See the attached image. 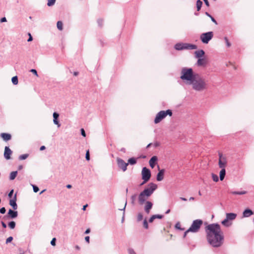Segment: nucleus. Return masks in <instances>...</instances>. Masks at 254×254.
Masks as SVG:
<instances>
[{
  "label": "nucleus",
  "instance_id": "1",
  "mask_svg": "<svg viewBox=\"0 0 254 254\" xmlns=\"http://www.w3.org/2000/svg\"><path fill=\"white\" fill-rule=\"evenodd\" d=\"M208 242L213 247H219L223 244L224 236L219 224L213 223L205 227Z\"/></svg>",
  "mask_w": 254,
  "mask_h": 254
},
{
  "label": "nucleus",
  "instance_id": "2",
  "mask_svg": "<svg viewBox=\"0 0 254 254\" xmlns=\"http://www.w3.org/2000/svg\"><path fill=\"white\" fill-rule=\"evenodd\" d=\"M190 84L191 85L194 90L198 92L207 89L208 86L207 80L198 73L196 74L195 77Z\"/></svg>",
  "mask_w": 254,
  "mask_h": 254
},
{
  "label": "nucleus",
  "instance_id": "3",
  "mask_svg": "<svg viewBox=\"0 0 254 254\" xmlns=\"http://www.w3.org/2000/svg\"><path fill=\"white\" fill-rule=\"evenodd\" d=\"M157 186L153 183H150L148 185V187L142 191L138 196V203L140 205L143 204L148 199L157 189Z\"/></svg>",
  "mask_w": 254,
  "mask_h": 254
},
{
  "label": "nucleus",
  "instance_id": "4",
  "mask_svg": "<svg viewBox=\"0 0 254 254\" xmlns=\"http://www.w3.org/2000/svg\"><path fill=\"white\" fill-rule=\"evenodd\" d=\"M196 74L191 68L184 67L182 69L180 78L184 81H187V83L190 84L195 77Z\"/></svg>",
  "mask_w": 254,
  "mask_h": 254
},
{
  "label": "nucleus",
  "instance_id": "5",
  "mask_svg": "<svg viewBox=\"0 0 254 254\" xmlns=\"http://www.w3.org/2000/svg\"><path fill=\"white\" fill-rule=\"evenodd\" d=\"M202 223H203V221H202V220H201L200 219H196V220H194L192 222V223L191 224V225L190 227L189 228V229L185 232L184 237H186L187 235V234L190 232H192V233L197 232L199 231V230L200 228V226H201Z\"/></svg>",
  "mask_w": 254,
  "mask_h": 254
},
{
  "label": "nucleus",
  "instance_id": "6",
  "mask_svg": "<svg viewBox=\"0 0 254 254\" xmlns=\"http://www.w3.org/2000/svg\"><path fill=\"white\" fill-rule=\"evenodd\" d=\"M175 49L176 50L180 51L183 50H194L196 49L197 47L196 45L194 44H191L189 43H177L175 46Z\"/></svg>",
  "mask_w": 254,
  "mask_h": 254
},
{
  "label": "nucleus",
  "instance_id": "7",
  "mask_svg": "<svg viewBox=\"0 0 254 254\" xmlns=\"http://www.w3.org/2000/svg\"><path fill=\"white\" fill-rule=\"evenodd\" d=\"M169 115L171 116L172 115V112L171 110H167L166 111H161L158 112L154 119V123L158 124L160 123L163 119L166 118V117Z\"/></svg>",
  "mask_w": 254,
  "mask_h": 254
},
{
  "label": "nucleus",
  "instance_id": "8",
  "mask_svg": "<svg viewBox=\"0 0 254 254\" xmlns=\"http://www.w3.org/2000/svg\"><path fill=\"white\" fill-rule=\"evenodd\" d=\"M213 32L212 31L202 33L200 36V39L203 44H207L212 39Z\"/></svg>",
  "mask_w": 254,
  "mask_h": 254
},
{
  "label": "nucleus",
  "instance_id": "9",
  "mask_svg": "<svg viewBox=\"0 0 254 254\" xmlns=\"http://www.w3.org/2000/svg\"><path fill=\"white\" fill-rule=\"evenodd\" d=\"M142 179L143 180V182L140 184L142 186L148 182L151 177V172L149 169L146 167H143L142 170Z\"/></svg>",
  "mask_w": 254,
  "mask_h": 254
},
{
  "label": "nucleus",
  "instance_id": "10",
  "mask_svg": "<svg viewBox=\"0 0 254 254\" xmlns=\"http://www.w3.org/2000/svg\"><path fill=\"white\" fill-rule=\"evenodd\" d=\"M219 167L221 169L225 168L226 164H227V160L225 157L223 156L222 153H219Z\"/></svg>",
  "mask_w": 254,
  "mask_h": 254
},
{
  "label": "nucleus",
  "instance_id": "11",
  "mask_svg": "<svg viewBox=\"0 0 254 254\" xmlns=\"http://www.w3.org/2000/svg\"><path fill=\"white\" fill-rule=\"evenodd\" d=\"M117 161L118 167L124 172L126 171L127 169L128 163H126L122 159L119 158L117 159Z\"/></svg>",
  "mask_w": 254,
  "mask_h": 254
},
{
  "label": "nucleus",
  "instance_id": "12",
  "mask_svg": "<svg viewBox=\"0 0 254 254\" xmlns=\"http://www.w3.org/2000/svg\"><path fill=\"white\" fill-rule=\"evenodd\" d=\"M18 216V212L16 211L13 210L11 209H9L7 215H5L3 217L2 219L4 220H6L8 218H10L11 219H14L17 217Z\"/></svg>",
  "mask_w": 254,
  "mask_h": 254
},
{
  "label": "nucleus",
  "instance_id": "13",
  "mask_svg": "<svg viewBox=\"0 0 254 254\" xmlns=\"http://www.w3.org/2000/svg\"><path fill=\"white\" fill-rule=\"evenodd\" d=\"M12 154V150L9 148L8 146L4 147V151L3 153L4 158L6 160H9L11 159V155Z\"/></svg>",
  "mask_w": 254,
  "mask_h": 254
},
{
  "label": "nucleus",
  "instance_id": "14",
  "mask_svg": "<svg viewBox=\"0 0 254 254\" xmlns=\"http://www.w3.org/2000/svg\"><path fill=\"white\" fill-rule=\"evenodd\" d=\"M145 204L144 210L147 214H149L151 209L152 208L153 203L151 201H146Z\"/></svg>",
  "mask_w": 254,
  "mask_h": 254
},
{
  "label": "nucleus",
  "instance_id": "15",
  "mask_svg": "<svg viewBox=\"0 0 254 254\" xmlns=\"http://www.w3.org/2000/svg\"><path fill=\"white\" fill-rule=\"evenodd\" d=\"M16 194H15L12 199H10L9 204L14 210L17 209V205L16 204Z\"/></svg>",
  "mask_w": 254,
  "mask_h": 254
},
{
  "label": "nucleus",
  "instance_id": "16",
  "mask_svg": "<svg viewBox=\"0 0 254 254\" xmlns=\"http://www.w3.org/2000/svg\"><path fill=\"white\" fill-rule=\"evenodd\" d=\"M158 168L159 170V172L157 175L156 179L158 181H161L163 179V176L165 171L164 169L160 170L159 166H158Z\"/></svg>",
  "mask_w": 254,
  "mask_h": 254
},
{
  "label": "nucleus",
  "instance_id": "17",
  "mask_svg": "<svg viewBox=\"0 0 254 254\" xmlns=\"http://www.w3.org/2000/svg\"><path fill=\"white\" fill-rule=\"evenodd\" d=\"M254 214L253 211L250 209L247 208L245 209L243 213L244 217H249Z\"/></svg>",
  "mask_w": 254,
  "mask_h": 254
},
{
  "label": "nucleus",
  "instance_id": "18",
  "mask_svg": "<svg viewBox=\"0 0 254 254\" xmlns=\"http://www.w3.org/2000/svg\"><path fill=\"white\" fill-rule=\"evenodd\" d=\"M0 136L6 141L10 140L11 138V134L8 133H1Z\"/></svg>",
  "mask_w": 254,
  "mask_h": 254
},
{
  "label": "nucleus",
  "instance_id": "19",
  "mask_svg": "<svg viewBox=\"0 0 254 254\" xmlns=\"http://www.w3.org/2000/svg\"><path fill=\"white\" fill-rule=\"evenodd\" d=\"M195 56L196 58L200 59L201 57H203L204 54L205 52L203 50H199L198 51H196L194 52Z\"/></svg>",
  "mask_w": 254,
  "mask_h": 254
},
{
  "label": "nucleus",
  "instance_id": "20",
  "mask_svg": "<svg viewBox=\"0 0 254 254\" xmlns=\"http://www.w3.org/2000/svg\"><path fill=\"white\" fill-rule=\"evenodd\" d=\"M157 161V157L156 156H154L151 158L150 159L149 163L150 166L153 168L155 166V164L156 162Z\"/></svg>",
  "mask_w": 254,
  "mask_h": 254
},
{
  "label": "nucleus",
  "instance_id": "21",
  "mask_svg": "<svg viewBox=\"0 0 254 254\" xmlns=\"http://www.w3.org/2000/svg\"><path fill=\"white\" fill-rule=\"evenodd\" d=\"M237 217V214L234 213H226V218L229 220H233Z\"/></svg>",
  "mask_w": 254,
  "mask_h": 254
},
{
  "label": "nucleus",
  "instance_id": "22",
  "mask_svg": "<svg viewBox=\"0 0 254 254\" xmlns=\"http://www.w3.org/2000/svg\"><path fill=\"white\" fill-rule=\"evenodd\" d=\"M225 175H226L225 169V168L221 169V170L220 172V174H219L220 180L221 181H223L224 180Z\"/></svg>",
  "mask_w": 254,
  "mask_h": 254
},
{
  "label": "nucleus",
  "instance_id": "23",
  "mask_svg": "<svg viewBox=\"0 0 254 254\" xmlns=\"http://www.w3.org/2000/svg\"><path fill=\"white\" fill-rule=\"evenodd\" d=\"M206 64V62L205 61V60L204 59H198L197 62V64L198 66H202L205 65Z\"/></svg>",
  "mask_w": 254,
  "mask_h": 254
},
{
  "label": "nucleus",
  "instance_id": "24",
  "mask_svg": "<svg viewBox=\"0 0 254 254\" xmlns=\"http://www.w3.org/2000/svg\"><path fill=\"white\" fill-rule=\"evenodd\" d=\"M17 175V171H13L10 173L9 176V179L10 180H13Z\"/></svg>",
  "mask_w": 254,
  "mask_h": 254
},
{
  "label": "nucleus",
  "instance_id": "25",
  "mask_svg": "<svg viewBox=\"0 0 254 254\" xmlns=\"http://www.w3.org/2000/svg\"><path fill=\"white\" fill-rule=\"evenodd\" d=\"M202 5V2L200 0H197L196 5L197 8V11H199Z\"/></svg>",
  "mask_w": 254,
  "mask_h": 254
},
{
  "label": "nucleus",
  "instance_id": "26",
  "mask_svg": "<svg viewBox=\"0 0 254 254\" xmlns=\"http://www.w3.org/2000/svg\"><path fill=\"white\" fill-rule=\"evenodd\" d=\"M231 193L233 194H238V195H243L247 193L246 191L243 190V191H231Z\"/></svg>",
  "mask_w": 254,
  "mask_h": 254
},
{
  "label": "nucleus",
  "instance_id": "27",
  "mask_svg": "<svg viewBox=\"0 0 254 254\" xmlns=\"http://www.w3.org/2000/svg\"><path fill=\"white\" fill-rule=\"evenodd\" d=\"M128 164L134 165L136 163V159L135 158L132 157L128 160Z\"/></svg>",
  "mask_w": 254,
  "mask_h": 254
},
{
  "label": "nucleus",
  "instance_id": "28",
  "mask_svg": "<svg viewBox=\"0 0 254 254\" xmlns=\"http://www.w3.org/2000/svg\"><path fill=\"white\" fill-rule=\"evenodd\" d=\"M205 14L207 16H208L209 17H210V18L211 19V21L214 23L215 24H217V22L216 21V20L214 19V18L213 17H212L208 12H205Z\"/></svg>",
  "mask_w": 254,
  "mask_h": 254
},
{
  "label": "nucleus",
  "instance_id": "29",
  "mask_svg": "<svg viewBox=\"0 0 254 254\" xmlns=\"http://www.w3.org/2000/svg\"><path fill=\"white\" fill-rule=\"evenodd\" d=\"M11 81L14 85H17L18 83V77L15 76L12 77Z\"/></svg>",
  "mask_w": 254,
  "mask_h": 254
},
{
  "label": "nucleus",
  "instance_id": "30",
  "mask_svg": "<svg viewBox=\"0 0 254 254\" xmlns=\"http://www.w3.org/2000/svg\"><path fill=\"white\" fill-rule=\"evenodd\" d=\"M63 24L61 21H58L57 23V26L59 30H63Z\"/></svg>",
  "mask_w": 254,
  "mask_h": 254
},
{
  "label": "nucleus",
  "instance_id": "31",
  "mask_svg": "<svg viewBox=\"0 0 254 254\" xmlns=\"http://www.w3.org/2000/svg\"><path fill=\"white\" fill-rule=\"evenodd\" d=\"M28 156H29L28 154H24L20 155L18 157V159L20 160H25V159H27Z\"/></svg>",
  "mask_w": 254,
  "mask_h": 254
},
{
  "label": "nucleus",
  "instance_id": "32",
  "mask_svg": "<svg viewBox=\"0 0 254 254\" xmlns=\"http://www.w3.org/2000/svg\"><path fill=\"white\" fill-rule=\"evenodd\" d=\"M15 222L13 221L9 222L8 224L9 227L11 229H13L15 227Z\"/></svg>",
  "mask_w": 254,
  "mask_h": 254
},
{
  "label": "nucleus",
  "instance_id": "33",
  "mask_svg": "<svg viewBox=\"0 0 254 254\" xmlns=\"http://www.w3.org/2000/svg\"><path fill=\"white\" fill-rule=\"evenodd\" d=\"M229 220L226 218L224 220H223L221 223L225 226L228 227L230 225V224H229Z\"/></svg>",
  "mask_w": 254,
  "mask_h": 254
},
{
  "label": "nucleus",
  "instance_id": "34",
  "mask_svg": "<svg viewBox=\"0 0 254 254\" xmlns=\"http://www.w3.org/2000/svg\"><path fill=\"white\" fill-rule=\"evenodd\" d=\"M211 175L213 181L217 182L219 181V178L217 175L212 173Z\"/></svg>",
  "mask_w": 254,
  "mask_h": 254
},
{
  "label": "nucleus",
  "instance_id": "35",
  "mask_svg": "<svg viewBox=\"0 0 254 254\" xmlns=\"http://www.w3.org/2000/svg\"><path fill=\"white\" fill-rule=\"evenodd\" d=\"M56 0H48L47 5L49 6H53L55 4Z\"/></svg>",
  "mask_w": 254,
  "mask_h": 254
},
{
  "label": "nucleus",
  "instance_id": "36",
  "mask_svg": "<svg viewBox=\"0 0 254 254\" xmlns=\"http://www.w3.org/2000/svg\"><path fill=\"white\" fill-rule=\"evenodd\" d=\"M136 197H137V194H134L132 195H131V203L132 204H134V202H135V199L136 198Z\"/></svg>",
  "mask_w": 254,
  "mask_h": 254
},
{
  "label": "nucleus",
  "instance_id": "37",
  "mask_svg": "<svg viewBox=\"0 0 254 254\" xmlns=\"http://www.w3.org/2000/svg\"><path fill=\"white\" fill-rule=\"evenodd\" d=\"M224 40L225 41V43H226V44L227 46V47H230L231 45V43L229 42V40H228V39L227 38V37H224Z\"/></svg>",
  "mask_w": 254,
  "mask_h": 254
},
{
  "label": "nucleus",
  "instance_id": "38",
  "mask_svg": "<svg viewBox=\"0 0 254 254\" xmlns=\"http://www.w3.org/2000/svg\"><path fill=\"white\" fill-rule=\"evenodd\" d=\"M32 186L34 192H37L39 190V188L37 186L34 185H32Z\"/></svg>",
  "mask_w": 254,
  "mask_h": 254
},
{
  "label": "nucleus",
  "instance_id": "39",
  "mask_svg": "<svg viewBox=\"0 0 254 254\" xmlns=\"http://www.w3.org/2000/svg\"><path fill=\"white\" fill-rule=\"evenodd\" d=\"M137 219L138 221L142 220L143 219V215L140 213H138L137 215Z\"/></svg>",
  "mask_w": 254,
  "mask_h": 254
},
{
  "label": "nucleus",
  "instance_id": "40",
  "mask_svg": "<svg viewBox=\"0 0 254 254\" xmlns=\"http://www.w3.org/2000/svg\"><path fill=\"white\" fill-rule=\"evenodd\" d=\"M53 122L55 125H57L58 127H60L61 126V124L58 121V119H54Z\"/></svg>",
  "mask_w": 254,
  "mask_h": 254
},
{
  "label": "nucleus",
  "instance_id": "41",
  "mask_svg": "<svg viewBox=\"0 0 254 254\" xmlns=\"http://www.w3.org/2000/svg\"><path fill=\"white\" fill-rule=\"evenodd\" d=\"M153 217H155V219L158 218V219H162L163 218L164 216L163 215L160 214H155L153 215Z\"/></svg>",
  "mask_w": 254,
  "mask_h": 254
},
{
  "label": "nucleus",
  "instance_id": "42",
  "mask_svg": "<svg viewBox=\"0 0 254 254\" xmlns=\"http://www.w3.org/2000/svg\"><path fill=\"white\" fill-rule=\"evenodd\" d=\"M85 158L87 161L90 160V154L89 150H87L86 152Z\"/></svg>",
  "mask_w": 254,
  "mask_h": 254
},
{
  "label": "nucleus",
  "instance_id": "43",
  "mask_svg": "<svg viewBox=\"0 0 254 254\" xmlns=\"http://www.w3.org/2000/svg\"><path fill=\"white\" fill-rule=\"evenodd\" d=\"M175 228L177 229H179L181 230H184V229L181 228V225L179 222H178L175 225Z\"/></svg>",
  "mask_w": 254,
  "mask_h": 254
},
{
  "label": "nucleus",
  "instance_id": "44",
  "mask_svg": "<svg viewBox=\"0 0 254 254\" xmlns=\"http://www.w3.org/2000/svg\"><path fill=\"white\" fill-rule=\"evenodd\" d=\"M143 226L145 229H148V223L146 219L143 221Z\"/></svg>",
  "mask_w": 254,
  "mask_h": 254
},
{
  "label": "nucleus",
  "instance_id": "45",
  "mask_svg": "<svg viewBox=\"0 0 254 254\" xmlns=\"http://www.w3.org/2000/svg\"><path fill=\"white\" fill-rule=\"evenodd\" d=\"M56 239L55 238H53L52 241H51V245L53 246H55L56 245Z\"/></svg>",
  "mask_w": 254,
  "mask_h": 254
},
{
  "label": "nucleus",
  "instance_id": "46",
  "mask_svg": "<svg viewBox=\"0 0 254 254\" xmlns=\"http://www.w3.org/2000/svg\"><path fill=\"white\" fill-rule=\"evenodd\" d=\"M13 240V237L11 236L9 237L6 240V244H8V243L11 242Z\"/></svg>",
  "mask_w": 254,
  "mask_h": 254
},
{
  "label": "nucleus",
  "instance_id": "47",
  "mask_svg": "<svg viewBox=\"0 0 254 254\" xmlns=\"http://www.w3.org/2000/svg\"><path fill=\"white\" fill-rule=\"evenodd\" d=\"M5 212H6V209H5V207H2L1 208H0V213L1 214H3L5 213Z\"/></svg>",
  "mask_w": 254,
  "mask_h": 254
},
{
  "label": "nucleus",
  "instance_id": "48",
  "mask_svg": "<svg viewBox=\"0 0 254 254\" xmlns=\"http://www.w3.org/2000/svg\"><path fill=\"white\" fill-rule=\"evenodd\" d=\"M30 72L33 73L34 74H35L37 76H38V73H37V70L36 69H31L30 70Z\"/></svg>",
  "mask_w": 254,
  "mask_h": 254
},
{
  "label": "nucleus",
  "instance_id": "49",
  "mask_svg": "<svg viewBox=\"0 0 254 254\" xmlns=\"http://www.w3.org/2000/svg\"><path fill=\"white\" fill-rule=\"evenodd\" d=\"M59 117V114L57 112H54L53 113V118L54 119H58Z\"/></svg>",
  "mask_w": 254,
  "mask_h": 254
},
{
  "label": "nucleus",
  "instance_id": "50",
  "mask_svg": "<svg viewBox=\"0 0 254 254\" xmlns=\"http://www.w3.org/2000/svg\"><path fill=\"white\" fill-rule=\"evenodd\" d=\"M128 252L129 254H136L135 252L132 249H129L128 250Z\"/></svg>",
  "mask_w": 254,
  "mask_h": 254
},
{
  "label": "nucleus",
  "instance_id": "51",
  "mask_svg": "<svg viewBox=\"0 0 254 254\" xmlns=\"http://www.w3.org/2000/svg\"><path fill=\"white\" fill-rule=\"evenodd\" d=\"M80 130H81V135L85 137L86 136V133H85V131L84 129L83 128H81Z\"/></svg>",
  "mask_w": 254,
  "mask_h": 254
},
{
  "label": "nucleus",
  "instance_id": "52",
  "mask_svg": "<svg viewBox=\"0 0 254 254\" xmlns=\"http://www.w3.org/2000/svg\"><path fill=\"white\" fill-rule=\"evenodd\" d=\"M97 22H98L99 26H102V24H103V20L101 19H99L98 20Z\"/></svg>",
  "mask_w": 254,
  "mask_h": 254
},
{
  "label": "nucleus",
  "instance_id": "53",
  "mask_svg": "<svg viewBox=\"0 0 254 254\" xmlns=\"http://www.w3.org/2000/svg\"><path fill=\"white\" fill-rule=\"evenodd\" d=\"M155 219V217H153L152 215L149 219L148 221L149 223H152L153 220Z\"/></svg>",
  "mask_w": 254,
  "mask_h": 254
},
{
  "label": "nucleus",
  "instance_id": "54",
  "mask_svg": "<svg viewBox=\"0 0 254 254\" xmlns=\"http://www.w3.org/2000/svg\"><path fill=\"white\" fill-rule=\"evenodd\" d=\"M13 190H12L10 191V192H9V193L8 194V197H11L13 194Z\"/></svg>",
  "mask_w": 254,
  "mask_h": 254
},
{
  "label": "nucleus",
  "instance_id": "55",
  "mask_svg": "<svg viewBox=\"0 0 254 254\" xmlns=\"http://www.w3.org/2000/svg\"><path fill=\"white\" fill-rule=\"evenodd\" d=\"M28 35L29 36V37L27 41L28 42H30V41H31L33 40V38H32V37L31 36V35L30 33H29Z\"/></svg>",
  "mask_w": 254,
  "mask_h": 254
},
{
  "label": "nucleus",
  "instance_id": "56",
  "mask_svg": "<svg viewBox=\"0 0 254 254\" xmlns=\"http://www.w3.org/2000/svg\"><path fill=\"white\" fill-rule=\"evenodd\" d=\"M1 224L4 228H6V224L3 221H1Z\"/></svg>",
  "mask_w": 254,
  "mask_h": 254
},
{
  "label": "nucleus",
  "instance_id": "57",
  "mask_svg": "<svg viewBox=\"0 0 254 254\" xmlns=\"http://www.w3.org/2000/svg\"><path fill=\"white\" fill-rule=\"evenodd\" d=\"M202 1H204V3L206 6H209V3L208 0H202Z\"/></svg>",
  "mask_w": 254,
  "mask_h": 254
},
{
  "label": "nucleus",
  "instance_id": "58",
  "mask_svg": "<svg viewBox=\"0 0 254 254\" xmlns=\"http://www.w3.org/2000/svg\"><path fill=\"white\" fill-rule=\"evenodd\" d=\"M6 21V19L5 17H2L0 19V22H4Z\"/></svg>",
  "mask_w": 254,
  "mask_h": 254
},
{
  "label": "nucleus",
  "instance_id": "59",
  "mask_svg": "<svg viewBox=\"0 0 254 254\" xmlns=\"http://www.w3.org/2000/svg\"><path fill=\"white\" fill-rule=\"evenodd\" d=\"M89 239L90 238H89V236H86L85 238V240L86 242L88 243H89Z\"/></svg>",
  "mask_w": 254,
  "mask_h": 254
},
{
  "label": "nucleus",
  "instance_id": "60",
  "mask_svg": "<svg viewBox=\"0 0 254 254\" xmlns=\"http://www.w3.org/2000/svg\"><path fill=\"white\" fill-rule=\"evenodd\" d=\"M45 148H46L45 146H44V145H43V146H41L40 147V150L41 151H42V150H45Z\"/></svg>",
  "mask_w": 254,
  "mask_h": 254
},
{
  "label": "nucleus",
  "instance_id": "61",
  "mask_svg": "<svg viewBox=\"0 0 254 254\" xmlns=\"http://www.w3.org/2000/svg\"><path fill=\"white\" fill-rule=\"evenodd\" d=\"M66 187L67 189H71L72 188V186L71 185L68 184L66 186Z\"/></svg>",
  "mask_w": 254,
  "mask_h": 254
},
{
  "label": "nucleus",
  "instance_id": "62",
  "mask_svg": "<svg viewBox=\"0 0 254 254\" xmlns=\"http://www.w3.org/2000/svg\"><path fill=\"white\" fill-rule=\"evenodd\" d=\"M90 232V229H87L85 232V234H88L89 233V232Z\"/></svg>",
  "mask_w": 254,
  "mask_h": 254
},
{
  "label": "nucleus",
  "instance_id": "63",
  "mask_svg": "<svg viewBox=\"0 0 254 254\" xmlns=\"http://www.w3.org/2000/svg\"><path fill=\"white\" fill-rule=\"evenodd\" d=\"M87 206H88L87 204H86V205H84L83 206L82 210H84V211L85 210H86V208L87 207Z\"/></svg>",
  "mask_w": 254,
  "mask_h": 254
},
{
  "label": "nucleus",
  "instance_id": "64",
  "mask_svg": "<svg viewBox=\"0 0 254 254\" xmlns=\"http://www.w3.org/2000/svg\"><path fill=\"white\" fill-rule=\"evenodd\" d=\"M120 151H122V152H126V149L125 148H122L120 149Z\"/></svg>",
  "mask_w": 254,
  "mask_h": 254
}]
</instances>
